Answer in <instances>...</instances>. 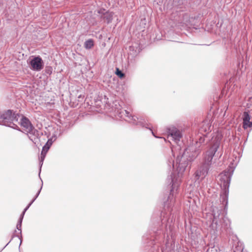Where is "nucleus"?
<instances>
[{"instance_id": "obj_22", "label": "nucleus", "mask_w": 252, "mask_h": 252, "mask_svg": "<svg viewBox=\"0 0 252 252\" xmlns=\"http://www.w3.org/2000/svg\"><path fill=\"white\" fill-rule=\"evenodd\" d=\"M44 159V158H41V159L39 161V165H40V171H39V175H40V173L41 172V167H42Z\"/></svg>"}, {"instance_id": "obj_26", "label": "nucleus", "mask_w": 252, "mask_h": 252, "mask_svg": "<svg viewBox=\"0 0 252 252\" xmlns=\"http://www.w3.org/2000/svg\"><path fill=\"white\" fill-rule=\"evenodd\" d=\"M82 98V95H80L78 96V98Z\"/></svg>"}, {"instance_id": "obj_1", "label": "nucleus", "mask_w": 252, "mask_h": 252, "mask_svg": "<svg viewBox=\"0 0 252 252\" xmlns=\"http://www.w3.org/2000/svg\"><path fill=\"white\" fill-rule=\"evenodd\" d=\"M188 163V158H170L168 162L169 166L172 165L175 173L168 179L170 181V184H171L172 189L167 201L164 203V208H166L168 209L167 212L162 211L161 214V216L163 217L161 222L162 224H164V227L166 230H167L168 226L170 229L173 225V216L171 217L170 208L173 205L175 202L173 194L175 190H177L183 173L187 167Z\"/></svg>"}, {"instance_id": "obj_3", "label": "nucleus", "mask_w": 252, "mask_h": 252, "mask_svg": "<svg viewBox=\"0 0 252 252\" xmlns=\"http://www.w3.org/2000/svg\"><path fill=\"white\" fill-rule=\"evenodd\" d=\"M20 116L13 110L0 111V125L20 130L18 124Z\"/></svg>"}, {"instance_id": "obj_20", "label": "nucleus", "mask_w": 252, "mask_h": 252, "mask_svg": "<svg viewBox=\"0 0 252 252\" xmlns=\"http://www.w3.org/2000/svg\"><path fill=\"white\" fill-rule=\"evenodd\" d=\"M41 186L39 189V190L38 191L37 193H36V194L35 195V197H34V198L32 200L31 202H32L33 203V202L35 201V200L37 198V197L38 196L40 191H41V190L42 189V186H43V182H42V181H41Z\"/></svg>"}, {"instance_id": "obj_14", "label": "nucleus", "mask_w": 252, "mask_h": 252, "mask_svg": "<svg viewBox=\"0 0 252 252\" xmlns=\"http://www.w3.org/2000/svg\"><path fill=\"white\" fill-rule=\"evenodd\" d=\"M25 213H26V212H25V211L24 210L20 217V218L18 220V221L17 222V226H16L17 229L19 231V233L20 234L21 236V233H22V230H21L22 223L23 219V218H24Z\"/></svg>"}, {"instance_id": "obj_7", "label": "nucleus", "mask_w": 252, "mask_h": 252, "mask_svg": "<svg viewBox=\"0 0 252 252\" xmlns=\"http://www.w3.org/2000/svg\"><path fill=\"white\" fill-rule=\"evenodd\" d=\"M212 158H205L204 161L195 173L196 181H198L199 183L207 175L210 166L212 163Z\"/></svg>"}, {"instance_id": "obj_28", "label": "nucleus", "mask_w": 252, "mask_h": 252, "mask_svg": "<svg viewBox=\"0 0 252 252\" xmlns=\"http://www.w3.org/2000/svg\"><path fill=\"white\" fill-rule=\"evenodd\" d=\"M22 243V240H21V241H20V244H21Z\"/></svg>"}, {"instance_id": "obj_4", "label": "nucleus", "mask_w": 252, "mask_h": 252, "mask_svg": "<svg viewBox=\"0 0 252 252\" xmlns=\"http://www.w3.org/2000/svg\"><path fill=\"white\" fill-rule=\"evenodd\" d=\"M19 124L24 128V130L28 133L29 138L33 143H36L39 141V132L36 129L28 118L22 116Z\"/></svg>"}, {"instance_id": "obj_10", "label": "nucleus", "mask_w": 252, "mask_h": 252, "mask_svg": "<svg viewBox=\"0 0 252 252\" xmlns=\"http://www.w3.org/2000/svg\"><path fill=\"white\" fill-rule=\"evenodd\" d=\"M57 139V137L55 135H53L50 138H49L45 145L43 147L42 150L41 151V158H44L46 156V154L50 147L52 145L54 141H55Z\"/></svg>"}, {"instance_id": "obj_13", "label": "nucleus", "mask_w": 252, "mask_h": 252, "mask_svg": "<svg viewBox=\"0 0 252 252\" xmlns=\"http://www.w3.org/2000/svg\"><path fill=\"white\" fill-rule=\"evenodd\" d=\"M113 14L109 11H106L105 14L100 16V18L104 22L107 23H110L112 22L113 19Z\"/></svg>"}, {"instance_id": "obj_16", "label": "nucleus", "mask_w": 252, "mask_h": 252, "mask_svg": "<svg viewBox=\"0 0 252 252\" xmlns=\"http://www.w3.org/2000/svg\"><path fill=\"white\" fill-rule=\"evenodd\" d=\"M94 45V41L92 39H88L85 42L84 46L86 49H90Z\"/></svg>"}, {"instance_id": "obj_23", "label": "nucleus", "mask_w": 252, "mask_h": 252, "mask_svg": "<svg viewBox=\"0 0 252 252\" xmlns=\"http://www.w3.org/2000/svg\"><path fill=\"white\" fill-rule=\"evenodd\" d=\"M32 204V202H30L28 205L25 208V209L24 210L25 211V212H26L27 210L29 208V207L31 206V205Z\"/></svg>"}, {"instance_id": "obj_11", "label": "nucleus", "mask_w": 252, "mask_h": 252, "mask_svg": "<svg viewBox=\"0 0 252 252\" xmlns=\"http://www.w3.org/2000/svg\"><path fill=\"white\" fill-rule=\"evenodd\" d=\"M120 114H123L121 115V117H122L124 115H125L126 117H127L128 119H129V121H131V123H132L134 124L138 125L139 124L142 126H144V124L142 122H137V121L138 120V118L135 116H132L130 113L126 110H124L122 112L120 113Z\"/></svg>"}, {"instance_id": "obj_27", "label": "nucleus", "mask_w": 252, "mask_h": 252, "mask_svg": "<svg viewBox=\"0 0 252 252\" xmlns=\"http://www.w3.org/2000/svg\"><path fill=\"white\" fill-rule=\"evenodd\" d=\"M161 239H163V236H162V235H161Z\"/></svg>"}, {"instance_id": "obj_2", "label": "nucleus", "mask_w": 252, "mask_h": 252, "mask_svg": "<svg viewBox=\"0 0 252 252\" xmlns=\"http://www.w3.org/2000/svg\"><path fill=\"white\" fill-rule=\"evenodd\" d=\"M229 159V165H228L227 170L224 171L220 175V180L222 183V187L223 188V194L221 195L222 202H226L225 205L227 204L228 195L229 193L228 188L230 183L231 177L235 167L239 162V158H228Z\"/></svg>"}, {"instance_id": "obj_25", "label": "nucleus", "mask_w": 252, "mask_h": 252, "mask_svg": "<svg viewBox=\"0 0 252 252\" xmlns=\"http://www.w3.org/2000/svg\"><path fill=\"white\" fill-rule=\"evenodd\" d=\"M150 130L152 131V134L156 138H158V137L156 136L155 135V133H154V132L152 131V130L150 128H149Z\"/></svg>"}, {"instance_id": "obj_8", "label": "nucleus", "mask_w": 252, "mask_h": 252, "mask_svg": "<svg viewBox=\"0 0 252 252\" xmlns=\"http://www.w3.org/2000/svg\"><path fill=\"white\" fill-rule=\"evenodd\" d=\"M30 68L35 71H40L44 66V62L39 56H32L29 63Z\"/></svg>"}, {"instance_id": "obj_6", "label": "nucleus", "mask_w": 252, "mask_h": 252, "mask_svg": "<svg viewBox=\"0 0 252 252\" xmlns=\"http://www.w3.org/2000/svg\"><path fill=\"white\" fill-rule=\"evenodd\" d=\"M222 212V208L220 209L216 206L213 207L212 208V215L213 217V219L210 227L211 229L214 231V233L217 231L218 226L220 224H221L222 221H223L224 223L226 221H229L226 218L224 217Z\"/></svg>"}, {"instance_id": "obj_18", "label": "nucleus", "mask_w": 252, "mask_h": 252, "mask_svg": "<svg viewBox=\"0 0 252 252\" xmlns=\"http://www.w3.org/2000/svg\"><path fill=\"white\" fill-rule=\"evenodd\" d=\"M116 74L120 78H123L125 77V74L118 68H116Z\"/></svg>"}, {"instance_id": "obj_9", "label": "nucleus", "mask_w": 252, "mask_h": 252, "mask_svg": "<svg viewBox=\"0 0 252 252\" xmlns=\"http://www.w3.org/2000/svg\"><path fill=\"white\" fill-rule=\"evenodd\" d=\"M168 132L169 135H170L176 143L180 141L182 137V132L175 127H171L168 128Z\"/></svg>"}, {"instance_id": "obj_21", "label": "nucleus", "mask_w": 252, "mask_h": 252, "mask_svg": "<svg viewBox=\"0 0 252 252\" xmlns=\"http://www.w3.org/2000/svg\"><path fill=\"white\" fill-rule=\"evenodd\" d=\"M105 11V10L104 9H100L99 10H98V13H99L101 16V15L105 14V13L106 12Z\"/></svg>"}, {"instance_id": "obj_15", "label": "nucleus", "mask_w": 252, "mask_h": 252, "mask_svg": "<svg viewBox=\"0 0 252 252\" xmlns=\"http://www.w3.org/2000/svg\"><path fill=\"white\" fill-rule=\"evenodd\" d=\"M163 232L161 230H158L157 232H154V235H155L154 236V238H153V236H152L151 239V245H153V246L156 248V241H158V238L157 236L158 235L161 234V232Z\"/></svg>"}, {"instance_id": "obj_12", "label": "nucleus", "mask_w": 252, "mask_h": 252, "mask_svg": "<svg viewBox=\"0 0 252 252\" xmlns=\"http://www.w3.org/2000/svg\"><path fill=\"white\" fill-rule=\"evenodd\" d=\"M250 116L248 112H244L243 116V127L246 129L252 126V122L250 121Z\"/></svg>"}, {"instance_id": "obj_5", "label": "nucleus", "mask_w": 252, "mask_h": 252, "mask_svg": "<svg viewBox=\"0 0 252 252\" xmlns=\"http://www.w3.org/2000/svg\"><path fill=\"white\" fill-rule=\"evenodd\" d=\"M221 136H217L213 139L212 143L208 150L206 152L205 158H221L222 150L220 147Z\"/></svg>"}, {"instance_id": "obj_24", "label": "nucleus", "mask_w": 252, "mask_h": 252, "mask_svg": "<svg viewBox=\"0 0 252 252\" xmlns=\"http://www.w3.org/2000/svg\"><path fill=\"white\" fill-rule=\"evenodd\" d=\"M13 236H16V237H20V236L17 234V230H15V232H14V234H13Z\"/></svg>"}, {"instance_id": "obj_19", "label": "nucleus", "mask_w": 252, "mask_h": 252, "mask_svg": "<svg viewBox=\"0 0 252 252\" xmlns=\"http://www.w3.org/2000/svg\"><path fill=\"white\" fill-rule=\"evenodd\" d=\"M41 186L39 189V190L38 191L37 193H36V194L35 195V197H34V198L32 200L31 202H32L33 203V202L35 201V200L37 198V197L38 196L40 191H41V190L42 189V186H43V182H42V181H41Z\"/></svg>"}, {"instance_id": "obj_17", "label": "nucleus", "mask_w": 252, "mask_h": 252, "mask_svg": "<svg viewBox=\"0 0 252 252\" xmlns=\"http://www.w3.org/2000/svg\"><path fill=\"white\" fill-rule=\"evenodd\" d=\"M244 247L241 244L240 245H238V246L235 247V248L233 249V252H243Z\"/></svg>"}]
</instances>
